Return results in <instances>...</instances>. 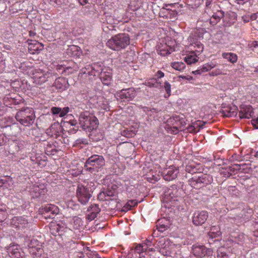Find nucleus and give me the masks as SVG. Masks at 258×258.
<instances>
[{
	"label": "nucleus",
	"instance_id": "nucleus-37",
	"mask_svg": "<svg viewBox=\"0 0 258 258\" xmlns=\"http://www.w3.org/2000/svg\"><path fill=\"white\" fill-rule=\"evenodd\" d=\"M171 67L177 71H181L185 68V64L182 62H174L171 63Z\"/></svg>",
	"mask_w": 258,
	"mask_h": 258
},
{
	"label": "nucleus",
	"instance_id": "nucleus-59",
	"mask_svg": "<svg viewBox=\"0 0 258 258\" xmlns=\"http://www.w3.org/2000/svg\"><path fill=\"white\" fill-rule=\"evenodd\" d=\"M254 231H253V235L258 237V223L256 224L254 226Z\"/></svg>",
	"mask_w": 258,
	"mask_h": 258
},
{
	"label": "nucleus",
	"instance_id": "nucleus-28",
	"mask_svg": "<svg viewBox=\"0 0 258 258\" xmlns=\"http://www.w3.org/2000/svg\"><path fill=\"white\" fill-rule=\"evenodd\" d=\"M60 126L58 123H54L46 130V134L50 137L57 136L59 133Z\"/></svg>",
	"mask_w": 258,
	"mask_h": 258
},
{
	"label": "nucleus",
	"instance_id": "nucleus-63",
	"mask_svg": "<svg viewBox=\"0 0 258 258\" xmlns=\"http://www.w3.org/2000/svg\"><path fill=\"white\" fill-rule=\"evenodd\" d=\"M236 1L237 2V4L239 5H243L246 2H248L249 0H236Z\"/></svg>",
	"mask_w": 258,
	"mask_h": 258
},
{
	"label": "nucleus",
	"instance_id": "nucleus-51",
	"mask_svg": "<svg viewBox=\"0 0 258 258\" xmlns=\"http://www.w3.org/2000/svg\"><path fill=\"white\" fill-rule=\"evenodd\" d=\"M51 112L53 114H60V112L61 111V108L53 107L51 109Z\"/></svg>",
	"mask_w": 258,
	"mask_h": 258
},
{
	"label": "nucleus",
	"instance_id": "nucleus-58",
	"mask_svg": "<svg viewBox=\"0 0 258 258\" xmlns=\"http://www.w3.org/2000/svg\"><path fill=\"white\" fill-rule=\"evenodd\" d=\"M29 35L30 37L35 38L37 37L36 32L34 30H31L29 32Z\"/></svg>",
	"mask_w": 258,
	"mask_h": 258
},
{
	"label": "nucleus",
	"instance_id": "nucleus-54",
	"mask_svg": "<svg viewBox=\"0 0 258 258\" xmlns=\"http://www.w3.org/2000/svg\"><path fill=\"white\" fill-rule=\"evenodd\" d=\"M121 135L123 136H124L126 138L129 137V131L127 128L122 129L121 130Z\"/></svg>",
	"mask_w": 258,
	"mask_h": 258
},
{
	"label": "nucleus",
	"instance_id": "nucleus-39",
	"mask_svg": "<svg viewBox=\"0 0 258 258\" xmlns=\"http://www.w3.org/2000/svg\"><path fill=\"white\" fill-rule=\"evenodd\" d=\"M228 16L231 20L227 22V26H230L235 22L236 20V16L234 13H232L231 14H229Z\"/></svg>",
	"mask_w": 258,
	"mask_h": 258
},
{
	"label": "nucleus",
	"instance_id": "nucleus-46",
	"mask_svg": "<svg viewBox=\"0 0 258 258\" xmlns=\"http://www.w3.org/2000/svg\"><path fill=\"white\" fill-rule=\"evenodd\" d=\"M223 74V71L220 69H217L210 73V75L211 76H216L219 75Z\"/></svg>",
	"mask_w": 258,
	"mask_h": 258
},
{
	"label": "nucleus",
	"instance_id": "nucleus-11",
	"mask_svg": "<svg viewBox=\"0 0 258 258\" xmlns=\"http://www.w3.org/2000/svg\"><path fill=\"white\" fill-rule=\"evenodd\" d=\"M144 246L142 244H138L133 249H130V254L135 252L139 254V256L136 257L138 258H156L154 255L155 251L152 250V248L149 249L148 251L146 250L143 251L144 249Z\"/></svg>",
	"mask_w": 258,
	"mask_h": 258
},
{
	"label": "nucleus",
	"instance_id": "nucleus-14",
	"mask_svg": "<svg viewBox=\"0 0 258 258\" xmlns=\"http://www.w3.org/2000/svg\"><path fill=\"white\" fill-rule=\"evenodd\" d=\"M192 253L197 257H204L206 256H209L212 255L213 250L211 248H208L204 245L193 246Z\"/></svg>",
	"mask_w": 258,
	"mask_h": 258
},
{
	"label": "nucleus",
	"instance_id": "nucleus-21",
	"mask_svg": "<svg viewBox=\"0 0 258 258\" xmlns=\"http://www.w3.org/2000/svg\"><path fill=\"white\" fill-rule=\"evenodd\" d=\"M69 86L67 79L63 77H58L53 84V86L59 91L67 90Z\"/></svg>",
	"mask_w": 258,
	"mask_h": 258
},
{
	"label": "nucleus",
	"instance_id": "nucleus-61",
	"mask_svg": "<svg viewBox=\"0 0 258 258\" xmlns=\"http://www.w3.org/2000/svg\"><path fill=\"white\" fill-rule=\"evenodd\" d=\"M138 204V202L136 200H130V210H131V207L132 206H135Z\"/></svg>",
	"mask_w": 258,
	"mask_h": 258
},
{
	"label": "nucleus",
	"instance_id": "nucleus-29",
	"mask_svg": "<svg viewBox=\"0 0 258 258\" xmlns=\"http://www.w3.org/2000/svg\"><path fill=\"white\" fill-rule=\"evenodd\" d=\"M3 127L6 128H10V135L13 136H16L18 134L21 132V128L19 124L17 123H14L12 124H8L4 126Z\"/></svg>",
	"mask_w": 258,
	"mask_h": 258
},
{
	"label": "nucleus",
	"instance_id": "nucleus-64",
	"mask_svg": "<svg viewBox=\"0 0 258 258\" xmlns=\"http://www.w3.org/2000/svg\"><path fill=\"white\" fill-rule=\"evenodd\" d=\"M213 2V0H207L206 2V6L208 8L211 7V5Z\"/></svg>",
	"mask_w": 258,
	"mask_h": 258
},
{
	"label": "nucleus",
	"instance_id": "nucleus-31",
	"mask_svg": "<svg viewBox=\"0 0 258 258\" xmlns=\"http://www.w3.org/2000/svg\"><path fill=\"white\" fill-rule=\"evenodd\" d=\"M88 211L90 212V214L89 216L90 217L91 220L94 219L96 217L97 215L99 213L100 210L97 204H92L89 208Z\"/></svg>",
	"mask_w": 258,
	"mask_h": 258
},
{
	"label": "nucleus",
	"instance_id": "nucleus-20",
	"mask_svg": "<svg viewBox=\"0 0 258 258\" xmlns=\"http://www.w3.org/2000/svg\"><path fill=\"white\" fill-rule=\"evenodd\" d=\"M42 214L50 213L49 218H53L54 216L57 214L59 212L58 208L53 204H46L42 206L40 209Z\"/></svg>",
	"mask_w": 258,
	"mask_h": 258
},
{
	"label": "nucleus",
	"instance_id": "nucleus-19",
	"mask_svg": "<svg viewBox=\"0 0 258 258\" xmlns=\"http://www.w3.org/2000/svg\"><path fill=\"white\" fill-rule=\"evenodd\" d=\"M7 252L12 258H23L24 254L21 252V248L18 244H10L7 248Z\"/></svg>",
	"mask_w": 258,
	"mask_h": 258
},
{
	"label": "nucleus",
	"instance_id": "nucleus-35",
	"mask_svg": "<svg viewBox=\"0 0 258 258\" xmlns=\"http://www.w3.org/2000/svg\"><path fill=\"white\" fill-rule=\"evenodd\" d=\"M223 16V12L221 11L218 12V13L214 14L210 19V23L213 25L216 24Z\"/></svg>",
	"mask_w": 258,
	"mask_h": 258
},
{
	"label": "nucleus",
	"instance_id": "nucleus-9",
	"mask_svg": "<svg viewBox=\"0 0 258 258\" xmlns=\"http://www.w3.org/2000/svg\"><path fill=\"white\" fill-rule=\"evenodd\" d=\"M91 190L89 187L79 184L78 185L76 194L78 201L82 204H86L91 197Z\"/></svg>",
	"mask_w": 258,
	"mask_h": 258
},
{
	"label": "nucleus",
	"instance_id": "nucleus-8",
	"mask_svg": "<svg viewBox=\"0 0 258 258\" xmlns=\"http://www.w3.org/2000/svg\"><path fill=\"white\" fill-rule=\"evenodd\" d=\"M11 224L18 230L25 231L30 227L31 222L27 216H16L11 219Z\"/></svg>",
	"mask_w": 258,
	"mask_h": 258
},
{
	"label": "nucleus",
	"instance_id": "nucleus-50",
	"mask_svg": "<svg viewBox=\"0 0 258 258\" xmlns=\"http://www.w3.org/2000/svg\"><path fill=\"white\" fill-rule=\"evenodd\" d=\"M248 46L253 50L254 49L258 48V41H252L249 43Z\"/></svg>",
	"mask_w": 258,
	"mask_h": 258
},
{
	"label": "nucleus",
	"instance_id": "nucleus-38",
	"mask_svg": "<svg viewBox=\"0 0 258 258\" xmlns=\"http://www.w3.org/2000/svg\"><path fill=\"white\" fill-rule=\"evenodd\" d=\"M155 76L156 77V78H152L151 79V82H155L156 83H158V79L163 78L164 76V74L161 71H158L155 74Z\"/></svg>",
	"mask_w": 258,
	"mask_h": 258
},
{
	"label": "nucleus",
	"instance_id": "nucleus-52",
	"mask_svg": "<svg viewBox=\"0 0 258 258\" xmlns=\"http://www.w3.org/2000/svg\"><path fill=\"white\" fill-rule=\"evenodd\" d=\"M105 192H106V196H107V198L109 200H111V197H113L115 194V191L114 190L113 191H112V190H106L105 191Z\"/></svg>",
	"mask_w": 258,
	"mask_h": 258
},
{
	"label": "nucleus",
	"instance_id": "nucleus-45",
	"mask_svg": "<svg viewBox=\"0 0 258 258\" xmlns=\"http://www.w3.org/2000/svg\"><path fill=\"white\" fill-rule=\"evenodd\" d=\"M139 125L138 124V123H136L134 125H132V127L134 128V129L132 130L130 128V137H132L134 136L135 135H136V133L137 132L136 129L138 128L139 127Z\"/></svg>",
	"mask_w": 258,
	"mask_h": 258
},
{
	"label": "nucleus",
	"instance_id": "nucleus-26",
	"mask_svg": "<svg viewBox=\"0 0 258 258\" xmlns=\"http://www.w3.org/2000/svg\"><path fill=\"white\" fill-rule=\"evenodd\" d=\"M204 124L205 122H202L200 120L197 121L188 126L186 128L187 132L191 134H196L203 127Z\"/></svg>",
	"mask_w": 258,
	"mask_h": 258
},
{
	"label": "nucleus",
	"instance_id": "nucleus-34",
	"mask_svg": "<svg viewBox=\"0 0 258 258\" xmlns=\"http://www.w3.org/2000/svg\"><path fill=\"white\" fill-rule=\"evenodd\" d=\"M21 98L19 96L15 97H5L4 99L5 103L6 104H18L22 101Z\"/></svg>",
	"mask_w": 258,
	"mask_h": 258
},
{
	"label": "nucleus",
	"instance_id": "nucleus-57",
	"mask_svg": "<svg viewBox=\"0 0 258 258\" xmlns=\"http://www.w3.org/2000/svg\"><path fill=\"white\" fill-rule=\"evenodd\" d=\"M7 218V214L5 212H0V222H2L5 220Z\"/></svg>",
	"mask_w": 258,
	"mask_h": 258
},
{
	"label": "nucleus",
	"instance_id": "nucleus-33",
	"mask_svg": "<svg viewBox=\"0 0 258 258\" xmlns=\"http://www.w3.org/2000/svg\"><path fill=\"white\" fill-rule=\"evenodd\" d=\"M222 57L232 63H235L237 60V56L232 52H224L222 54Z\"/></svg>",
	"mask_w": 258,
	"mask_h": 258
},
{
	"label": "nucleus",
	"instance_id": "nucleus-18",
	"mask_svg": "<svg viewBox=\"0 0 258 258\" xmlns=\"http://www.w3.org/2000/svg\"><path fill=\"white\" fill-rule=\"evenodd\" d=\"M239 108V116L240 118L249 119L252 117L254 112L251 105L242 104L240 106Z\"/></svg>",
	"mask_w": 258,
	"mask_h": 258
},
{
	"label": "nucleus",
	"instance_id": "nucleus-44",
	"mask_svg": "<svg viewBox=\"0 0 258 258\" xmlns=\"http://www.w3.org/2000/svg\"><path fill=\"white\" fill-rule=\"evenodd\" d=\"M171 48H170V50L169 49H159L158 50V54H159L160 55H162V56H165L166 55H168V54H169L171 53Z\"/></svg>",
	"mask_w": 258,
	"mask_h": 258
},
{
	"label": "nucleus",
	"instance_id": "nucleus-16",
	"mask_svg": "<svg viewBox=\"0 0 258 258\" xmlns=\"http://www.w3.org/2000/svg\"><path fill=\"white\" fill-rule=\"evenodd\" d=\"M47 192V189L43 184H34L31 187L30 194L33 198H40L44 196Z\"/></svg>",
	"mask_w": 258,
	"mask_h": 258
},
{
	"label": "nucleus",
	"instance_id": "nucleus-30",
	"mask_svg": "<svg viewBox=\"0 0 258 258\" xmlns=\"http://www.w3.org/2000/svg\"><path fill=\"white\" fill-rule=\"evenodd\" d=\"M216 66V63H206L204 65H203L202 67L199 68V69H198L197 70L195 71V72H193V73L195 74H201L203 73H205L211 70L213 68H215Z\"/></svg>",
	"mask_w": 258,
	"mask_h": 258
},
{
	"label": "nucleus",
	"instance_id": "nucleus-10",
	"mask_svg": "<svg viewBox=\"0 0 258 258\" xmlns=\"http://www.w3.org/2000/svg\"><path fill=\"white\" fill-rule=\"evenodd\" d=\"M51 74L52 73L48 71L40 69H34L32 73L34 82L37 85H41L47 81Z\"/></svg>",
	"mask_w": 258,
	"mask_h": 258
},
{
	"label": "nucleus",
	"instance_id": "nucleus-49",
	"mask_svg": "<svg viewBox=\"0 0 258 258\" xmlns=\"http://www.w3.org/2000/svg\"><path fill=\"white\" fill-rule=\"evenodd\" d=\"M69 69H72V68L70 67H66L65 66L64 64H61V65L59 64V65L57 66V67H56V70L57 71H60L61 70H62V73L63 72H66L67 70H69Z\"/></svg>",
	"mask_w": 258,
	"mask_h": 258
},
{
	"label": "nucleus",
	"instance_id": "nucleus-12",
	"mask_svg": "<svg viewBox=\"0 0 258 258\" xmlns=\"http://www.w3.org/2000/svg\"><path fill=\"white\" fill-rule=\"evenodd\" d=\"M28 250L30 253L35 258H40L43 252L42 245L35 239L31 240L28 245Z\"/></svg>",
	"mask_w": 258,
	"mask_h": 258
},
{
	"label": "nucleus",
	"instance_id": "nucleus-56",
	"mask_svg": "<svg viewBox=\"0 0 258 258\" xmlns=\"http://www.w3.org/2000/svg\"><path fill=\"white\" fill-rule=\"evenodd\" d=\"M251 124L255 129H258V117L251 120Z\"/></svg>",
	"mask_w": 258,
	"mask_h": 258
},
{
	"label": "nucleus",
	"instance_id": "nucleus-55",
	"mask_svg": "<svg viewBox=\"0 0 258 258\" xmlns=\"http://www.w3.org/2000/svg\"><path fill=\"white\" fill-rule=\"evenodd\" d=\"M6 68V64L5 61L2 60L0 61V74L2 73L5 70Z\"/></svg>",
	"mask_w": 258,
	"mask_h": 258
},
{
	"label": "nucleus",
	"instance_id": "nucleus-17",
	"mask_svg": "<svg viewBox=\"0 0 258 258\" xmlns=\"http://www.w3.org/2000/svg\"><path fill=\"white\" fill-rule=\"evenodd\" d=\"M208 217V213L206 211L196 212L192 217V223L196 226L202 225L205 223Z\"/></svg>",
	"mask_w": 258,
	"mask_h": 258
},
{
	"label": "nucleus",
	"instance_id": "nucleus-22",
	"mask_svg": "<svg viewBox=\"0 0 258 258\" xmlns=\"http://www.w3.org/2000/svg\"><path fill=\"white\" fill-rule=\"evenodd\" d=\"M221 112L224 117L235 116L237 113V107L234 105L224 106Z\"/></svg>",
	"mask_w": 258,
	"mask_h": 258
},
{
	"label": "nucleus",
	"instance_id": "nucleus-53",
	"mask_svg": "<svg viewBox=\"0 0 258 258\" xmlns=\"http://www.w3.org/2000/svg\"><path fill=\"white\" fill-rule=\"evenodd\" d=\"M80 48L75 45L71 46L68 49V53H70V51H78Z\"/></svg>",
	"mask_w": 258,
	"mask_h": 258
},
{
	"label": "nucleus",
	"instance_id": "nucleus-48",
	"mask_svg": "<svg viewBox=\"0 0 258 258\" xmlns=\"http://www.w3.org/2000/svg\"><path fill=\"white\" fill-rule=\"evenodd\" d=\"M69 110L70 108L69 107H63L62 109L61 108V111L59 116L60 117H63L69 112Z\"/></svg>",
	"mask_w": 258,
	"mask_h": 258
},
{
	"label": "nucleus",
	"instance_id": "nucleus-43",
	"mask_svg": "<svg viewBox=\"0 0 258 258\" xmlns=\"http://www.w3.org/2000/svg\"><path fill=\"white\" fill-rule=\"evenodd\" d=\"M221 235V232L220 231L217 232L210 231L209 233V237L212 239L214 238L220 237Z\"/></svg>",
	"mask_w": 258,
	"mask_h": 258
},
{
	"label": "nucleus",
	"instance_id": "nucleus-41",
	"mask_svg": "<svg viewBox=\"0 0 258 258\" xmlns=\"http://www.w3.org/2000/svg\"><path fill=\"white\" fill-rule=\"evenodd\" d=\"M217 257L228 258V255L225 252L222 251V249H219L217 250Z\"/></svg>",
	"mask_w": 258,
	"mask_h": 258
},
{
	"label": "nucleus",
	"instance_id": "nucleus-1",
	"mask_svg": "<svg viewBox=\"0 0 258 258\" xmlns=\"http://www.w3.org/2000/svg\"><path fill=\"white\" fill-rule=\"evenodd\" d=\"M182 189L176 185H172L165 191L163 198L164 206L168 208L178 206L179 202L182 200Z\"/></svg>",
	"mask_w": 258,
	"mask_h": 258
},
{
	"label": "nucleus",
	"instance_id": "nucleus-27",
	"mask_svg": "<svg viewBox=\"0 0 258 258\" xmlns=\"http://www.w3.org/2000/svg\"><path fill=\"white\" fill-rule=\"evenodd\" d=\"M157 229L160 232H163L169 226V221L165 218L159 219L157 222Z\"/></svg>",
	"mask_w": 258,
	"mask_h": 258
},
{
	"label": "nucleus",
	"instance_id": "nucleus-24",
	"mask_svg": "<svg viewBox=\"0 0 258 258\" xmlns=\"http://www.w3.org/2000/svg\"><path fill=\"white\" fill-rule=\"evenodd\" d=\"M203 170L202 165L200 164H190L185 166V171L189 173H200Z\"/></svg>",
	"mask_w": 258,
	"mask_h": 258
},
{
	"label": "nucleus",
	"instance_id": "nucleus-42",
	"mask_svg": "<svg viewBox=\"0 0 258 258\" xmlns=\"http://www.w3.org/2000/svg\"><path fill=\"white\" fill-rule=\"evenodd\" d=\"M106 192L102 191L100 192L98 195V199L100 201H109L106 196Z\"/></svg>",
	"mask_w": 258,
	"mask_h": 258
},
{
	"label": "nucleus",
	"instance_id": "nucleus-7",
	"mask_svg": "<svg viewBox=\"0 0 258 258\" xmlns=\"http://www.w3.org/2000/svg\"><path fill=\"white\" fill-rule=\"evenodd\" d=\"M105 165V159L101 155L94 154L86 161L85 167L89 171H98L99 169Z\"/></svg>",
	"mask_w": 258,
	"mask_h": 258
},
{
	"label": "nucleus",
	"instance_id": "nucleus-47",
	"mask_svg": "<svg viewBox=\"0 0 258 258\" xmlns=\"http://www.w3.org/2000/svg\"><path fill=\"white\" fill-rule=\"evenodd\" d=\"M155 234V231L153 233V236L148 237V238L146 239V243H145L146 245H145V247L144 248V249L147 250V248L149 246H150L152 244V242L151 241V237H154V234Z\"/></svg>",
	"mask_w": 258,
	"mask_h": 258
},
{
	"label": "nucleus",
	"instance_id": "nucleus-40",
	"mask_svg": "<svg viewBox=\"0 0 258 258\" xmlns=\"http://www.w3.org/2000/svg\"><path fill=\"white\" fill-rule=\"evenodd\" d=\"M164 87L168 95L167 97L170 96L171 95V85L168 82L165 81L164 82Z\"/></svg>",
	"mask_w": 258,
	"mask_h": 258
},
{
	"label": "nucleus",
	"instance_id": "nucleus-32",
	"mask_svg": "<svg viewBox=\"0 0 258 258\" xmlns=\"http://www.w3.org/2000/svg\"><path fill=\"white\" fill-rule=\"evenodd\" d=\"M70 223L74 229H79L83 226V222L80 217L75 216L71 219Z\"/></svg>",
	"mask_w": 258,
	"mask_h": 258
},
{
	"label": "nucleus",
	"instance_id": "nucleus-4",
	"mask_svg": "<svg viewBox=\"0 0 258 258\" xmlns=\"http://www.w3.org/2000/svg\"><path fill=\"white\" fill-rule=\"evenodd\" d=\"M212 182L213 177L211 175L203 174L202 172L198 175H195L188 181V184L196 189L205 187Z\"/></svg>",
	"mask_w": 258,
	"mask_h": 258
},
{
	"label": "nucleus",
	"instance_id": "nucleus-62",
	"mask_svg": "<svg viewBox=\"0 0 258 258\" xmlns=\"http://www.w3.org/2000/svg\"><path fill=\"white\" fill-rule=\"evenodd\" d=\"M69 123L72 126H75L77 124V121L76 119H72L69 121Z\"/></svg>",
	"mask_w": 258,
	"mask_h": 258
},
{
	"label": "nucleus",
	"instance_id": "nucleus-25",
	"mask_svg": "<svg viewBox=\"0 0 258 258\" xmlns=\"http://www.w3.org/2000/svg\"><path fill=\"white\" fill-rule=\"evenodd\" d=\"M97 67V65L96 64H94L93 66H91V72H89L88 73V74H92V75H94V76H95L96 74H100V78L103 81H107V82H108V81H110L111 80V76L110 75V74L109 73H108V75H105V72H103V71H101V72H100V71L99 70H96L95 69V67Z\"/></svg>",
	"mask_w": 258,
	"mask_h": 258
},
{
	"label": "nucleus",
	"instance_id": "nucleus-13",
	"mask_svg": "<svg viewBox=\"0 0 258 258\" xmlns=\"http://www.w3.org/2000/svg\"><path fill=\"white\" fill-rule=\"evenodd\" d=\"M159 252L164 256H170L171 254L172 245L169 239L161 238L159 241Z\"/></svg>",
	"mask_w": 258,
	"mask_h": 258
},
{
	"label": "nucleus",
	"instance_id": "nucleus-36",
	"mask_svg": "<svg viewBox=\"0 0 258 258\" xmlns=\"http://www.w3.org/2000/svg\"><path fill=\"white\" fill-rule=\"evenodd\" d=\"M197 56L194 54L188 55L184 58V61L188 64H191L198 61Z\"/></svg>",
	"mask_w": 258,
	"mask_h": 258
},
{
	"label": "nucleus",
	"instance_id": "nucleus-60",
	"mask_svg": "<svg viewBox=\"0 0 258 258\" xmlns=\"http://www.w3.org/2000/svg\"><path fill=\"white\" fill-rule=\"evenodd\" d=\"M48 1L51 5H58V0H48Z\"/></svg>",
	"mask_w": 258,
	"mask_h": 258
},
{
	"label": "nucleus",
	"instance_id": "nucleus-15",
	"mask_svg": "<svg viewBox=\"0 0 258 258\" xmlns=\"http://www.w3.org/2000/svg\"><path fill=\"white\" fill-rule=\"evenodd\" d=\"M179 173V170L173 166H169L164 169L162 172L163 178L167 181H170L175 179Z\"/></svg>",
	"mask_w": 258,
	"mask_h": 258
},
{
	"label": "nucleus",
	"instance_id": "nucleus-2",
	"mask_svg": "<svg viewBox=\"0 0 258 258\" xmlns=\"http://www.w3.org/2000/svg\"><path fill=\"white\" fill-rule=\"evenodd\" d=\"M79 122L82 129L89 132L97 128L99 123L97 118L87 111L80 113Z\"/></svg>",
	"mask_w": 258,
	"mask_h": 258
},
{
	"label": "nucleus",
	"instance_id": "nucleus-5",
	"mask_svg": "<svg viewBox=\"0 0 258 258\" xmlns=\"http://www.w3.org/2000/svg\"><path fill=\"white\" fill-rule=\"evenodd\" d=\"M16 119L21 124L29 126L32 125L35 119V115L32 108H26L20 110L16 115Z\"/></svg>",
	"mask_w": 258,
	"mask_h": 258
},
{
	"label": "nucleus",
	"instance_id": "nucleus-3",
	"mask_svg": "<svg viewBox=\"0 0 258 258\" xmlns=\"http://www.w3.org/2000/svg\"><path fill=\"white\" fill-rule=\"evenodd\" d=\"M186 124V120L182 115H175L170 117L167 120V131L176 135L182 126Z\"/></svg>",
	"mask_w": 258,
	"mask_h": 258
},
{
	"label": "nucleus",
	"instance_id": "nucleus-23",
	"mask_svg": "<svg viewBox=\"0 0 258 258\" xmlns=\"http://www.w3.org/2000/svg\"><path fill=\"white\" fill-rule=\"evenodd\" d=\"M29 42L28 50L31 54L38 53L40 50L43 49V45L38 41L30 40Z\"/></svg>",
	"mask_w": 258,
	"mask_h": 258
},
{
	"label": "nucleus",
	"instance_id": "nucleus-6",
	"mask_svg": "<svg viewBox=\"0 0 258 258\" xmlns=\"http://www.w3.org/2000/svg\"><path fill=\"white\" fill-rule=\"evenodd\" d=\"M129 42V37L125 34H119L112 37L106 43L107 46L114 50L125 48Z\"/></svg>",
	"mask_w": 258,
	"mask_h": 258
}]
</instances>
